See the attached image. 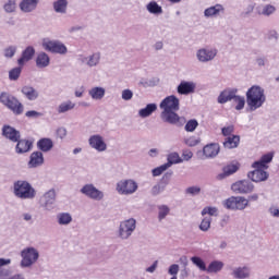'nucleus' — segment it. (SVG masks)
Returning a JSON list of instances; mask_svg holds the SVG:
<instances>
[{"instance_id":"47","label":"nucleus","mask_w":279,"mask_h":279,"mask_svg":"<svg viewBox=\"0 0 279 279\" xmlns=\"http://www.w3.org/2000/svg\"><path fill=\"white\" fill-rule=\"evenodd\" d=\"M199 125V122H197L196 119H191L186 122L184 130L185 132H193L194 130H197Z\"/></svg>"},{"instance_id":"33","label":"nucleus","mask_w":279,"mask_h":279,"mask_svg":"<svg viewBox=\"0 0 279 279\" xmlns=\"http://www.w3.org/2000/svg\"><path fill=\"white\" fill-rule=\"evenodd\" d=\"M250 268L248 267H238L235 269H233L232 271V276L235 279H247L250 278Z\"/></svg>"},{"instance_id":"15","label":"nucleus","mask_w":279,"mask_h":279,"mask_svg":"<svg viewBox=\"0 0 279 279\" xmlns=\"http://www.w3.org/2000/svg\"><path fill=\"white\" fill-rule=\"evenodd\" d=\"M253 171H250L247 173V178L248 180H252V182H265L267 180H269V173L263 169L265 168H258V167H252Z\"/></svg>"},{"instance_id":"58","label":"nucleus","mask_w":279,"mask_h":279,"mask_svg":"<svg viewBox=\"0 0 279 279\" xmlns=\"http://www.w3.org/2000/svg\"><path fill=\"white\" fill-rule=\"evenodd\" d=\"M165 191V186H161L160 184L154 185L151 189V195H160Z\"/></svg>"},{"instance_id":"29","label":"nucleus","mask_w":279,"mask_h":279,"mask_svg":"<svg viewBox=\"0 0 279 279\" xmlns=\"http://www.w3.org/2000/svg\"><path fill=\"white\" fill-rule=\"evenodd\" d=\"M50 62H51V59L49 58V54H47V52H39L37 54V58H36L37 69H47Z\"/></svg>"},{"instance_id":"3","label":"nucleus","mask_w":279,"mask_h":279,"mask_svg":"<svg viewBox=\"0 0 279 279\" xmlns=\"http://www.w3.org/2000/svg\"><path fill=\"white\" fill-rule=\"evenodd\" d=\"M13 193L19 199H34L36 190L27 181L19 180L13 184Z\"/></svg>"},{"instance_id":"41","label":"nucleus","mask_w":279,"mask_h":279,"mask_svg":"<svg viewBox=\"0 0 279 279\" xmlns=\"http://www.w3.org/2000/svg\"><path fill=\"white\" fill-rule=\"evenodd\" d=\"M168 162H166V166L171 167L172 165H180L182 162V158H180V155L178 153H171L167 157Z\"/></svg>"},{"instance_id":"1","label":"nucleus","mask_w":279,"mask_h":279,"mask_svg":"<svg viewBox=\"0 0 279 279\" xmlns=\"http://www.w3.org/2000/svg\"><path fill=\"white\" fill-rule=\"evenodd\" d=\"M161 111V119L165 123H169L170 125H178L182 128L186 120L182 117H179L177 113L180 110V98L175 95H170L162 99L159 105Z\"/></svg>"},{"instance_id":"6","label":"nucleus","mask_w":279,"mask_h":279,"mask_svg":"<svg viewBox=\"0 0 279 279\" xmlns=\"http://www.w3.org/2000/svg\"><path fill=\"white\" fill-rule=\"evenodd\" d=\"M134 230H136V219L129 218L120 222L118 235L122 241H128L134 234Z\"/></svg>"},{"instance_id":"25","label":"nucleus","mask_w":279,"mask_h":279,"mask_svg":"<svg viewBox=\"0 0 279 279\" xmlns=\"http://www.w3.org/2000/svg\"><path fill=\"white\" fill-rule=\"evenodd\" d=\"M15 143H17L15 146L16 154H27V151H29V149L33 147V143L31 141L21 140V137Z\"/></svg>"},{"instance_id":"32","label":"nucleus","mask_w":279,"mask_h":279,"mask_svg":"<svg viewBox=\"0 0 279 279\" xmlns=\"http://www.w3.org/2000/svg\"><path fill=\"white\" fill-rule=\"evenodd\" d=\"M156 110H158V105L153 102V104L146 105L145 108L140 109L138 114L142 119H147V117H151V114H154Z\"/></svg>"},{"instance_id":"57","label":"nucleus","mask_w":279,"mask_h":279,"mask_svg":"<svg viewBox=\"0 0 279 279\" xmlns=\"http://www.w3.org/2000/svg\"><path fill=\"white\" fill-rule=\"evenodd\" d=\"M222 136H232V133L234 132V125L225 126L221 129Z\"/></svg>"},{"instance_id":"36","label":"nucleus","mask_w":279,"mask_h":279,"mask_svg":"<svg viewBox=\"0 0 279 279\" xmlns=\"http://www.w3.org/2000/svg\"><path fill=\"white\" fill-rule=\"evenodd\" d=\"M59 226H69L73 221V216L69 213H60L57 215Z\"/></svg>"},{"instance_id":"31","label":"nucleus","mask_w":279,"mask_h":279,"mask_svg":"<svg viewBox=\"0 0 279 279\" xmlns=\"http://www.w3.org/2000/svg\"><path fill=\"white\" fill-rule=\"evenodd\" d=\"M52 8L57 14H66L69 9V0H56L52 3Z\"/></svg>"},{"instance_id":"46","label":"nucleus","mask_w":279,"mask_h":279,"mask_svg":"<svg viewBox=\"0 0 279 279\" xmlns=\"http://www.w3.org/2000/svg\"><path fill=\"white\" fill-rule=\"evenodd\" d=\"M210 223H213V218L210 216L205 217L199 225V230L202 232H208L210 230Z\"/></svg>"},{"instance_id":"37","label":"nucleus","mask_w":279,"mask_h":279,"mask_svg":"<svg viewBox=\"0 0 279 279\" xmlns=\"http://www.w3.org/2000/svg\"><path fill=\"white\" fill-rule=\"evenodd\" d=\"M101 62V52L97 51L87 57V66H97Z\"/></svg>"},{"instance_id":"55","label":"nucleus","mask_w":279,"mask_h":279,"mask_svg":"<svg viewBox=\"0 0 279 279\" xmlns=\"http://www.w3.org/2000/svg\"><path fill=\"white\" fill-rule=\"evenodd\" d=\"M187 195H199L202 193V189L199 186H190L185 190Z\"/></svg>"},{"instance_id":"52","label":"nucleus","mask_w":279,"mask_h":279,"mask_svg":"<svg viewBox=\"0 0 279 279\" xmlns=\"http://www.w3.org/2000/svg\"><path fill=\"white\" fill-rule=\"evenodd\" d=\"M16 53V46H10L4 49V58H14Z\"/></svg>"},{"instance_id":"45","label":"nucleus","mask_w":279,"mask_h":279,"mask_svg":"<svg viewBox=\"0 0 279 279\" xmlns=\"http://www.w3.org/2000/svg\"><path fill=\"white\" fill-rule=\"evenodd\" d=\"M276 13V8L272 4H265L258 14L262 16H271V14Z\"/></svg>"},{"instance_id":"26","label":"nucleus","mask_w":279,"mask_h":279,"mask_svg":"<svg viewBox=\"0 0 279 279\" xmlns=\"http://www.w3.org/2000/svg\"><path fill=\"white\" fill-rule=\"evenodd\" d=\"M274 160V154L268 153L263 155L258 161L252 163V167H257L259 169H268L269 162Z\"/></svg>"},{"instance_id":"54","label":"nucleus","mask_w":279,"mask_h":279,"mask_svg":"<svg viewBox=\"0 0 279 279\" xmlns=\"http://www.w3.org/2000/svg\"><path fill=\"white\" fill-rule=\"evenodd\" d=\"M266 37L268 38V40H275L276 43H278V31L276 29H270L267 32Z\"/></svg>"},{"instance_id":"22","label":"nucleus","mask_w":279,"mask_h":279,"mask_svg":"<svg viewBox=\"0 0 279 279\" xmlns=\"http://www.w3.org/2000/svg\"><path fill=\"white\" fill-rule=\"evenodd\" d=\"M34 56H36V49L33 46L26 47V49L22 51V57L17 60L19 66H25L26 62H29Z\"/></svg>"},{"instance_id":"64","label":"nucleus","mask_w":279,"mask_h":279,"mask_svg":"<svg viewBox=\"0 0 279 279\" xmlns=\"http://www.w3.org/2000/svg\"><path fill=\"white\" fill-rule=\"evenodd\" d=\"M268 213L271 215V217H279V209L277 207H270Z\"/></svg>"},{"instance_id":"40","label":"nucleus","mask_w":279,"mask_h":279,"mask_svg":"<svg viewBox=\"0 0 279 279\" xmlns=\"http://www.w3.org/2000/svg\"><path fill=\"white\" fill-rule=\"evenodd\" d=\"M241 167V163L239 162H232V163H229L228 166H226L223 168V174L225 175H232L233 173H236L239 171Z\"/></svg>"},{"instance_id":"2","label":"nucleus","mask_w":279,"mask_h":279,"mask_svg":"<svg viewBox=\"0 0 279 279\" xmlns=\"http://www.w3.org/2000/svg\"><path fill=\"white\" fill-rule=\"evenodd\" d=\"M267 101V96H265V89L258 85H253L246 92V105L251 112L263 108Z\"/></svg>"},{"instance_id":"38","label":"nucleus","mask_w":279,"mask_h":279,"mask_svg":"<svg viewBox=\"0 0 279 279\" xmlns=\"http://www.w3.org/2000/svg\"><path fill=\"white\" fill-rule=\"evenodd\" d=\"M75 108V102L71 100L63 101L59 105L57 111L59 114H64V112H69Z\"/></svg>"},{"instance_id":"30","label":"nucleus","mask_w":279,"mask_h":279,"mask_svg":"<svg viewBox=\"0 0 279 279\" xmlns=\"http://www.w3.org/2000/svg\"><path fill=\"white\" fill-rule=\"evenodd\" d=\"M21 93L28 99V101H36V98L38 97V90L28 85L22 87Z\"/></svg>"},{"instance_id":"56","label":"nucleus","mask_w":279,"mask_h":279,"mask_svg":"<svg viewBox=\"0 0 279 279\" xmlns=\"http://www.w3.org/2000/svg\"><path fill=\"white\" fill-rule=\"evenodd\" d=\"M179 271H180V265L178 264H172L168 268L169 276H178Z\"/></svg>"},{"instance_id":"16","label":"nucleus","mask_w":279,"mask_h":279,"mask_svg":"<svg viewBox=\"0 0 279 279\" xmlns=\"http://www.w3.org/2000/svg\"><path fill=\"white\" fill-rule=\"evenodd\" d=\"M2 136L8 141H11V143H16L19 142V138H21V131L9 124H4L2 126Z\"/></svg>"},{"instance_id":"27","label":"nucleus","mask_w":279,"mask_h":279,"mask_svg":"<svg viewBox=\"0 0 279 279\" xmlns=\"http://www.w3.org/2000/svg\"><path fill=\"white\" fill-rule=\"evenodd\" d=\"M88 95L92 97V99H94V101H101V99L106 97V88L99 86L92 87L88 90Z\"/></svg>"},{"instance_id":"35","label":"nucleus","mask_w":279,"mask_h":279,"mask_svg":"<svg viewBox=\"0 0 279 279\" xmlns=\"http://www.w3.org/2000/svg\"><path fill=\"white\" fill-rule=\"evenodd\" d=\"M223 262L221 260H211L207 266L206 274H219L223 269Z\"/></svg>"},{"instance_id":"62","label":"nucleus","mask_w":279,"mask_h":279,"mask_svg":"<svg viewBox=\"0 0 279 279\" xmlns=\"http://www.w3.org/2000/svg\"><path fill=\"white\" fill-rule=\"evenodd\" d=\"M57 135H58L59 138H64L66 136V129L59 128L57 130Z\"/></svg>"},{"instance_id":"14","label":"nucleus","mask_w":279,"mask_h":279,"mask_svg":"<svg viewBox=\"0 0 279 279\" xmlns=\"http://www.w3.org/2000/svg\"><path fill=\"white\" fill-rule=\"evenodd\" d=\"M41 208L45 210H53V204H56V190L51 189L46 192L39 201Z\"/></svg>"},{"instance_id":"11","label":"nucleus","mask_w":279,"mask_h":279,"mask_svg":"<svg viewBox=\"0 0 279 279\" xmlns=\"http://www.w3.org/2000/svg\"><path fill=\"white\" fill-rule=\"evenodd\" d=\"M116 191L119 195H134V192L138 191V183L132 179L122 180L117 183Z\"/></svg>"},{"instance_id":"48","label":"nucleus","mask_w":279,"mask_h":279,"mask_svg":"<svg viewBox=\"0 0 279 279\" xmlns=\"http://www.w3.org/2000/svg\"><path fill=\"white\" fill-rule=\"evenodd\" d=\"M21 71H23L22 68H13L10 72H9V78L13 82H16V80H19V77H21Z\"/></svg>"},{"instance_id":"42","label":"nucleus","mask_w":279,"mask_h":279,"mask_svg":"<svg viewBox=\"0 0 279 279\" xmlns=\"http://www.w3.org/2000/svg\"><path fill=\"white\" fill-rule=\"evenodd\" d=\"M17 0H7L3 4V10L7 14H14L16 12Z\"/></svg>"},{"instance_id":"28","label":"nucleus","mask_w":279,"mask_h":279,"mask_svg":"<svg viewBox=\"0 0 279 279\" xmlns=\"http://www.w3.org/2000/svg\"><path fill=\"white\" fill-rule=\"evenodd\" d=\"M240 143H241V136L231 135L225 138L223 147L225 149H236Z\"/></svg>"},{"instance_id":"19","label":"nucleus","mask_w":279,"mask_h":279,"mask_svg":"<svg viewBox=\"0 0 279 279\" xmlns=\"http://www.w3.org/2000/svg\"><path fill=\"white\" fill-rule=\"evenodd\" d=\"M38 3H40V0H22L19 4V8L24 14H29L36 11Z\"/></svg>"},{"instance_id":"51","label":"nucleus","mask_w":279,"mask_h":279,"mask_svg":"<svg viewBox=\"0 0 279 279\" xmlns=\"http://www.w3.org/2000/svg\"><path fill=\"white\" fill-rule=\"evenodd\" d=\"M121 97L123 101H130L132 100V97H134V92H132V89H123Z\"/></svg>"},{"instance_id":"59","label":"nucleus","mask_w":279,"mask_h":279,"mask_svg":"<svg viewBox=\"0 0 279 279\" xmlns=\"http://www.w3.org/2000/svg\"><path fill=\"white\" fill-rule=\"evenodd\" d=\"M10 269L8 268H0V279H8L10 278Z\"/></svg>"},{"instance_id":"23","label":"nucleus","mask_w":279,"mask_h":279,"mask_svg":"<svg viewBox=\"0 0 279 279\" xmlns=\"http://www.w3.org/2000/svg\"><path fill=\"white\" fill-rule=\"evenodd\" d=\"M219 151H221V147L217 143L207 144L203 148L205 158H217V156H219Z\"/></svg>"},{"instance_id":"34","label":"nucleus","mask_w":279,"mask_h":279,"mask_svg":"<svg viewBox=\"0 0 279 279\" xmlns=\"http://www.w3.org/2000/svg\"><path fill=\"white\" fill-rule=\"evenodd\" d=\"M146 10L149 14H154L155 16H160V14H162V7L154 0L146 4Z\"/></svg>"},{"instance_id":"50","label":"nucleus","mask_w":279,"mask_h":279,"mask_svg":"<svg viewBox=\"0 0 279 279\" xmlns=\"http://www.w3.org/2000/svg\"><path fill=\"white\" fill-rule=\"evenodd\" d=\"M168 166H166V163L153 169L151 173L154 178H158V175H162V173H165V171H167Z\"/></svg>"},{"instance_id":"63","label":"nucleus","mask_w":279,"mask_h":279,"mask_svg":"<svg viewBox=\"0 0 279 279\" xmlns=\"http://www.w3.org/2000/svg\"><path fill=\"white\" fill-rule=\"evenodd\" d=\"M26 117L28 118H32V117H43V113L38 112V111H34V110H31V111H27L25 113Z\"/></svg>"},{"instance_id":"18","label":"nucleus","mask_w":279,"mask_h":279,"mask_svg":"<svg viewBox=\"0 0 279 279\" xmlns=\"http://www.w3.org/2000/svg\"><path fill=\"white\" fill-rule=\"evenodd\" d=\"M195 88H197V84H195L194 82L182 81L178 85L177 92L179 95H191L195 93Z\"/></svg>"},{"instance_id":"5","label":"nucleus","mask_w":279,"mask_h":279,"mask_svg":"<svg viewBox=\"0 0 279 279\" xmlns=\"http://www.w3.org/2000/svg\"><path fill=\"white\" fill-rule=\"evenodd\" d=\"M0 102L12 110L13 114H23V104L8 92L0 94Z\"/></svg>"},{"instance_id":"13","label":"nucleus","mask_w":279,"mask_h":279,"mask_svg":"<svg viewBox=\"0 0 279 279\" xmlns=\"http://www.w3.org/2000/svg\"><path fill=\"white\" fill-rule=\"evenodd\" d=\"M88 145L89 147H92V149H95L99 153L106 151V149H108V144H106V140L99 134H94L89 136Z\"/></svg>"},{"instance_id":"10","label":"nucleus","mask_w":279,"mask_h":279,"mask_svg":"<svg viewBox=\"0 0 279 279\" xmlns=\"http://www.w3.org/2000/svg\"><path fill=\"white\" fill-rule=\"evenodd\" d=\"M43 47L45 51H49L50 53H58L59 56H65V53H69L66 45L60 40H44Z\"/></svg>"},{"instance_id":"9","label":"nucleus","mask_w":279,"mask_h":279,"mask_svg":"<svg viewBox=\"0 0 279 279\" xmlns=\"http://www.w3.org/2000/svg\"><path fill=\"white\" fill-rule=\"evenodd\" d=\"M227 210H245L248 206V201L244 196H231L223 202Z\"/></svg>"},{"instance_id":"12","label":"nucleus","mask_w":279,"mask_h":279,"mask_svg":"<svg viewBox=\"0 0 279 279\" xmlns=\"http://www.w3.org/2000/svg\"><path fill=\"white\" fill-rule=\"evenodd\" d=\"M231 191L240 195H250V193H254V183L250 180L236 181L231 185Z\"/></svg>"},{"instance_id":"4","label":"nucleus","mask_w":279,"mask_h":279,"mask_svg":"<svg viewBox=\"0 0 279 279\" xmlns=\"http://www.w3.org/2000/svg\"><path fill=\"white\" fill-rule=\"evenodd\" d=\"M20 256L22 258L20 267L27 269L38 263V258H40V252H38V248L34 246H27L21 251Z\"/></svg>"},{"instance_id":"49","label":"nucleus","mask_w":279,"mask_h":279,"mask_svg":"<svg viewBox=\"0 0 279 279\" xmlns=\"http://www.w3.org/2000/svg\"><path fill=\"white\" fill-rule=\"evenodd\" d=\"M183 143L187 145V147H196V145H199V138L195 136H190L187 138H184Z\"/></svg>"},{"instance_id":"39","label":"nucleus","mask_w":279,"mask_h":279,"mask_svg":"<svg viewBox=\"0 0 279 279\" xmlns=\"http://www.w3.org/2000/svg\"><path fill=\"white\" fill-rule=\"evenodd\" d=\"M191 263L199 269V271H207L208 267H206V262L199 256L191 257Z\"/></svg>"},{"instance_id":"43","label":"nucleus","mask_w":279,"mask_h":279,"mask_svg":"<svg viewBox=\"0 0 279 279\" xmlns=\"http://www.w3.org/2000/svg\"><path fill=\"white\" fill-rule=\"evenodd\" d=\"M232 101L235 110H243L245 108V97L234 94Z\"/></svg>"},{"instance_id":"21","label":"nucleus","mask_w":279,"mask_h":279,"mask_svg":"<svg viewBox=\"0 0 279 279\" xmlns=\"http://www.w3.org/2000/svg\"><path fill=\"white\" fill-rule=\"evenodd\" d=\"M236 93H239V89H236V88L223 89L217 98L218 104L223 105V104H228V101H232V99H234V95H236Z\"/></svg>"},{"instance_id":"44","label":"nucleus","mask_w":279,"mask_h":279,"mask_svg":"<svg viewBox=\"0 0 279 279\" xmlns=\"http://www.w3.org/2000/svg\"><path fill=\"white\" fill-rule=\"evenodd\" d=\"M171 213V209L167 205H159L158 206V219L159 221H162V219L167 218V215Z\"/></svg>"},{"instance_id":"60","label":"nucleus","mask_w":279,"mask_h":279,"mask_svg":"<svg viewBox=\"0 0 279 279\" xmlns=\"http://www.w3.org/2000/svg\"><path fill=\"white\" fill-rule=\"evenodd\" d=\"M260 199V196L257 193L251 194L247 196L246 202H258Z\"/></svg>"},{"instance_id":"20","label":"nucleus","mask_w":279,"mask_h":279,"mask_svg":"<svg viewBox=\"0 0 279 279\" xmlns=\"http://www.w3.org/2000/svg\"><path fill=\"white\" fill-rule=\"evenodd\" d=\"M226 12V8L222 7V4H215L213 7H209L205 9L204 16L206 19H217L220 14H223Z\"/></svg>"},{"instance_id":"53","label":"nucleus","mask_w":279,"mask_h":279,"mask_svg":"<svg viewBox=\"0 0 279 279\" xmlns=\"http://www.w3.org/2000/svg\"><path fill=\"white\" fill-rule=\"evenodd\" d=\"M202 215H203V217L205 215H209V217H215V215H217V207H205L202 210Z\"/></svg>"},{"instance_id":"7","label":"nucleus","mask_w":279,"mask_h":279,"mask_svg":"<svg viewBox=\"0 0 279 279\" xmlns=\"http://www.w3.org/2000/svg\"><path fill=\"white\" fill-rule=\"evenodd\" d=\"M219 50L215 47L206 46L196 50V60L202 64H208V62H213L217 58Z\"/></svg>"},{"instance_id":"61","label":"nucleus","mask_w":279,"mask_h":279,"mask_svg":"<svg viewBox=\"0 0 279 279\" xmlns=\"http://www.w3.org/2000/svg\"><path fill=\"white\" fill-rule=\"evenodd\" d=\"M158 269V260H155L153 265L148 268H146L147 274H154Z\"/></svg>"},{"instance_id":"8","label":"nucleus","mask_w":279,"mask_h":279,"mask_svg":"<svg viewBox=\"0 0 279 279\" xmlns=\"http://www.w3.org/2000/svg\"><path fill=\"white\" fill-rule=\"evenodd\" d=\"M80 193H82V195H85V197H87L88 199H93L94 202H101L106 196L104 194V191L97 189V186H95V184L93 183H86L85 185H83L80 190Z\"/></svg>"},{"instance_id":"17","label":"nucleus","mask_w":279,"mask_h":279,"mask_svg":"<svg viewBox=\"0 0 279 279\" xmlns=\"http://www.w3.org/2000/svg\"><path fill=\"white\" fill-rule=\"evenodd\" d=\"M44 165L45 156L43 155V151H33L29 156L28 169H38V167H43Z\"/></svg>"},{"instance_id":"24","label":"nucleus","mask_w":279,"mask_h":279,"mask_svg":"<svg viewBox=\"0 0 279 279\" xmlns=\"http://www.w3.org/2000/svg\"><path fill=\"white\" fill-rule=\"evenodd\" d=\"M37 149H39V151H41V154H47L49 151H51V149H53V140L49 138V137H44L40 138L37 142Z\"/></svg>"}]
</instances>
